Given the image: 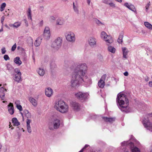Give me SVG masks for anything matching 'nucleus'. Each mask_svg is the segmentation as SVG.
<instances>
[{"instance_id":"nucleus-1","label":"nucleus","mask_w":152,"mask_h":152,"mask_svg":"<svg viewBox=\"0 0 152 152\" xmlns=\"http://www.w3.org/2000/svg\"><path fill=\"white\" fill-rule=\"evenodd\" d=\"M87 69L86 64L85 63L79 64L75 68L71 80V86L75 88L79 86L80 83L86 81L87 77L86 76Z\"/></svg>"},{"instance_id":"nucleus-2","label":"nucleus","mask_w":152,"mask_h":152,"mask_svg":"<svg viewBox=\"0 0 152 152\" xmlns=\"http://www.w3.org/2000/svg\"><path fill=\"white\" fill-rule=\"evenodd\" d=\"M116 101L119 104V108L122 111L126 113L128 112L129 104L128 99L126 98V96L124 94H118L117 96Z\"/></svg>"},{"instance_id":"nucleus-3","label":"nucleus","mask_w":152,"mask_h":152,"mask_svg":"<svg viewBox=\"0 0 152 152\" xmlns=\"http://www.w3.org/2000/svg\"><path fill=\"white\" fill-rule=\"evenodd\" d=\"M54 108L61 113H65L68 111V106L64 101L59 100L55 101Z\"/></svg>"},{"instance_id":"nucleus-4","label":"nucleus","mask_w":152,"mask_h":152,"mask_svg":"<svg viewBox=\"0 0 152 152\" xmlns=\"http://www.w3.org/2000/svg\"><path fill=\"white\" fill-rule=\"evenodd\" d=\"M63 42L62 38L61 37H58L53 41L51 45V47L55 50H58L61 47Z\"/></svg>"},{"instance_id":"nucleus-5","label":"nucleus","mask_w":152,"mask_h":152,"mask_svg":"<svg viewBox=\"0 0 152 152\" xmlns=\"http://www.w3.org/2000/svg\"><path fill=\"white\" fill-rule=\"evenodd\" d=\"M122 146H127L130 148L132 152H141L140 149L134 147L133 143L130 141H124L121 143Z\"/></svg>"},{"instance_id":"nucleus-6","label":"nucleus","mask_w":152,"mask_h":152,"mask_svg":"<svg viewBox=\"0 0 152 152\" xmlns=\"http://www.w3.org/2000/svg\"><path fill=\"white\" fill-rule=\"evenodd\" d=\"M101 37L106 42V43H112L113 42V40L112 37L108 35L104 31H102L101 33Z\"/></svg>"},{"instance_id":"nucleus-7","label":"nucleus","mask_w":152,"mask_h":152,"mask_svg":"<svg viewBox=\"0 0 152 152\" xmlns=\"http://www.w3.org/2000/svg\"><path fill=\"white\" fill-rule=\"evenodd\" d=\"M66 40L71 43L75 42V34L73 32L69 31L66 33L65 35Z\"/></svg>"},{"instance_id":"nucleus-8","label":"nucleus","mask_w":152,"mask_h":152,"mask_svg":"<svg viewBox=\"0 0 152 152\" xmlns=\"http://www.w3.org/2000/svg\"><path fill=\"white\" fill-rule=\"evenodd\" d=\"M76 97L79 100L83 102L87 99L88 94L87 93L79 92L75 94Z\"/></svg>"},{"instance_id":"nucleus-9","label":"nucleus","mask_w":152,"mask_h":152,"mask_svg":"<svg viewBox=\"0 0 152 152\" xmlns=\"http://www.w3.org/2000/svg\"><path fill=\"white\" fill-rule=\"evenodd\" d=\"M50 28L48 26H46L45 28L43 36L45 39L48 40L50 39Z\"/></svg>"},{"instance_id":"nucleus-10","label":"nucleus","mask_w":152,"mask_h":152,"mask_svg":"<svg viewBox=\"0 0 152 152\" xmlns=\"http://www.w3.org/2000/svg\"><path fill=\"white\" fill-rule=\"evenodd\" d=\"M71 106L73 109L75 111H78L80 107V105L78 103L75 102H72L71 103Z\"/></svg>"},{"instance_id":"nucleus-11","label":"nucleus","mask_w":152,"mask_h":152,"mask_svg":"<svg viewBox=\"0 0 152 152\" xmlns=\"http://www.w3.org/2000/svg\"><path fill=\"white\" fill-rule=\"evenodd\" d=\"M124 5L130 10L137 13V11L134 6L132 4H129L128 3L124 4Z\"/></svg>"},{"instance_id":"nucleus-12","label":"nucleus","mask_w":152,"mask_h":152,"mask_svg":"<svg viewBox=\"0 0 152 152\" xmlns=\"http://www.w3.org/2000/svg\"><path fill=\"white\" fill-rule=\"evenodd\" d=\"M53 93V90L50 88H48L45 90V95L48 97H50Z\"/></svg>"},{"instance_id":"nucleus-13","label":"nucleus","mask_w":152,"mask_h":152,"mask_svg":"<svg viewBox=\"0 0 152 152\" xmlns=\"http://www.w3.org/2000/svg\"><path fill=\"white\" fill-rule=\"evenodd\" d=\"M96 39L94 38H90L88 40L89 45L92 47H94L96 43Z\"/></svg>"},{"instance_id":"nucleus-14","label":"nucleus","mask_w":152,"mask_h":152,"mask_svg":"<svg viewBox=\"0 0 152 152\" xmlns=\"http://www.w3.org/2000/svg\"><path fill=\"white\" fill-rule=\"evenodd\" d=\"M8 111L12 115L14 113V108L12 103H10L8 106Z\"/></svg>"},{"instance_id":"nucleus-15","label":"nucleus","mask_w":152,"mask_h":152,"mask_svg":"<svg viewBox=\"0 0 152 152\" xmlns=\"http://www.w3.org/2000/svg\"><path fill=\"white\" fill-rule=\"evenodd\" d=\"M60 125V121L57 119L54 120L53 121V126L54 129L58 128Z\"/></svg>"},{"instance_id":"nucleus-16","label":"nucleus","mask_w":152,"mask_h":152,"mask_svg":"<svg viewBox=\"0 0 152 152\" xmlns=\"http://www.w3.org/2000/svg\"><path fill=\"white\" fill-rule=\"evenodd\" d=\"M42 37H40L37 38L34 42V44L35 46L38 47L40 45L42 40Z\"/></svg>"},{"instance_id":"nucleus-17","label":"nucleus","mask_w":152,"mask_h":152,"mask_svg":"<svg viewBox=\"0 0 152 152\" xmlns=\"http://www.w3.org/2000/svg\"><path fill=\"white\" fill-rule=\"evenodd\" d=\"M31 122V120L30 119H27L26 120L27 129L28 132L29 133H31V129L30 126V124Z\"/></svg>"},{"instance_id":"nucleus-18","label":"nucleus","mask_w":152,"mask_h":152,"mask_svg":"<svg viewBox=\"0 0 152 152\" xmlns=\"http://www.w3.org/2000/svg\"><path fill=\"white\" fill-rule=\"evenodd\" d=\"M64 19L62 18H59L57 20L56 24L57 25H62L64 23Z\"/></svg>"},{"instance_id":"nucleus-19","label":"nucleus","mask_w":152,"mask_h":152,"mask_svg":"<svg viewBox=\"0 0 152 152\" xmlns=\"http://www.w3.org/2000/svg\"><path fill=\"white\" fill-rule=\"evenodd\" d=\"M107 45L108 46V50L109 51L111 52L112 53H115V49L114 48V47L110 45V43H107Z\"/></svg>"},{"instance_id":"nucleus-20","label":"nucleus","mask_w":152,"mask_h":152,"mask_svg":"<svg viewBox=\"0 0 152 152\" xmlns=\"http://www.w3.org/2000/svg\"><path fill=\"white\" fill-rule=\"evenodd\" d=\"M6 91V89L3 87L0 88V96L2 100L4 99L5 94L4 93V91Z\"/></svg>"},{"instance_id":"nucleus-21","label":"nucleus","mask_w":152,"mask_h":152,"mask_svg":"<svg viewBox=\"0 0 152 152\" xmlns=\"http://www.w3.org/2000/svg\"><path fill=\"white\" fill-rule=\"evenodd\" d=\"M14 61L16 64L18 66L20 65L22 63L19 57H17L15 58L14 60Z\"/></svg>"},{"instance_id":"nucleus-22","label":"nucleus","mask_w":152,"mask_h":152,"mask_svg":"<svg viewBox=\"0 0 152 152\" xmlns=\"http://www.w3.org/2000/svg\"><path fill=\"white\" fill-rule=\"evenodd\" d=\"M103 119L106 122L112 123L115 121V118H110L107 117H103Z\"/></svg>"},{"instance_id":"nucleus-23","label":"nucleus","mask_w":152,"mask_h":152,"mask_svg":"<svg viewBox=\"0 0 152 152\" xmlns=\"http://www.w3.org/2000/svg\"><path fill=\"white\" fill-rule=\"evenodd\" d=\"M15 77L14 79V80L15 81L17 82L18 83H20L21 81V76L18 75L17 74L15 75Z\"/></svg>"},{"instance_id":"nucleus-24","label":"nucleus","mask_w":152,"mask_h":152,"mask_svg":"<svg viewBox=\"0 0 152 152\" xmlns=\"http://www.w3.org/2000/svg\"><path fill=\"white\" fill-rule=\"evenodd\" d=\"M29 100L34 106L36 107L37 105V101L34 98L31 97L29 98Z\"/></svg>"},{"instance_id":"nucleus-25","label":"nucleus","mask_w":152,"mask_h":152,"mask_svg":"<svg viewBox=\"0 0 152 152\" xmlns=\"http://www.w3.org/2000/svg\"><path fill=\"white\" fill-rule=\"evenodd\" d=\"M105 85L104 81L103 80L100 79L98 83V85L101 88H103Z\"/></svg>"},{"instance_id":"nucleus-26","label":"nucleus","mask_w":152,"mask_h":152,"mask_svg":"<svg viewBox=\"0 0 152 152\" xmlns=\"http://www.w3.org/2000/svg\"><path fill=\"white\" fill-rule=\"evenodd\" d=\"M23 114L25 115L26 118L28 119L31 118V115L27 110H25L23 111Z\"/></svg>"},{"instance_id":"nucleus-27","label":"nucleus","mask_w":152,"mask_h":152,"mask_svg":"<svg viewBox=\"0 0 152 152\" xmlns=\"http://www.w3.org/2000/svg\"><path fill=\"white\" fill-rule=\"evenodd\" d=\"M12 123L15 126H18L20 124V123L18 121L17 118H13L12 119Z\"/></svg>"},{"instance_id":"nucleus-28","label":"nucleus","mask_w":152,"mask_h":152,"mask_svg":"<svg viewBox=\"0 0 152 152\" xmlns=\"http://www.w3.org/2000/svg\"><path fill=\"white\" fill-rule=\"evenodd\" d=\"M122 49L123 57L125 58H126V55L128 52V50L127 49V48L125 47H123Z\"/></svg>"},{"instance_id":"nucleus-29","label":"nucleus","mask_w":152,"mask_h":152,"mask_svg":"<svg viewBox=\"0 0 152 152\" xmlns=\"http://www.w3.org/2000/svg\"><path fill=\"white\" fill-rule=\"evenodd\" d=\"M144 25L148 29H152V25L150 23L148 22H144Z\"/></svg>"},{"instance_id":"nucleus-30","label":"nucleus","mask_w":152,"mask_h":152,"mask_svg":"<svg viewBox=\"0 0 152 152\" xmlns=\"http://www.w3.org/2000/svg\"><path fill=\"white\" fill-rule=\"evenodd\" d=\"M38 73L40 76H43L45 74V72L43 69L39 68L38 71Z\"/></svg>"},{"instance_id":"nucleus-31","label":"nucleus","mask_w":152,"mask_h":152,"mask_svg":"<svg viewBox=\"0 0 152 152\" xmlns=\"http://www.w3.org/2000/svg\"><path fill=\"white\" fill-rule=\"evenodd\" d=\"M123 35L122 34H120L117 40V42L119 43H121L123 42Z\"/></svg>"},{"instance_id":"nucleus-32","label":"nucleus","mask_w":152,"mask_h":152,"mask_svg":"<svg viewBox=\"0 0 152 152\" xmlns=\"http://www.w3.org/2000/svg\"><path fill=\"white\" fill-rule=\"evenodd\" d=\"M6 6V4L5 3H3L1 4L0 7V10L1 11H3L4 10Z\"/></svg>"},{"instance_id":"nucleus-33","label":"nucleus","mask_w":152,"mask_h":152,"mask_svg":"<svg viewBox=\"0 0 152 152\" xmlns=\"http://www.w3.org/2000/svg\"><path fill=\"white\" fill-rule=\"evenodd\" d=\"M15 72L18 75L20 76L21 75V73L20 71V70L18 68H16L14 70Z\"/></svg>"},{"instance_id":"nucleus-34","label":"nucleus","mask_w":152,"mask_h":152,"mask_svg":"<svg viewBox=\"0 0 152 152\" xmlns=\"http://www.w3.org/2000/svg\"><path fill=\"white\" fill-rule=\"evenodd\" d=\"M20 23L19 22H17L15 23L14 24L12 25V26L15 27V28H17L20 26Z\"/></svg>"},{"instance_id":"nucleus-35","label":"nucleus","mask_w":152,"mask_h":152,"mask_svg":"<svg viewBox=\"0 0 152 152\" xmlns=\"http://www.w3.org/2000/svg\"><path fill=\"white\" fill-rule=\"evenodd\" d=\"M31 10L30 8H29L28 10V19L31 20Z\"/></svg>"},{"instance_id":"nucleus-36","label":"nucleus","mask_w":152,"mask_h":152,"mask_svg":"<svg viewBox=\"0 0 152 152\" xmlns=\"http://www.w3.org/2000/svg\"><path fill=\"white\" fill-rule=\"evenodd\" d=\"M50 67L51 69H53L56 67V65L54 63H52L50 64Z\"/></svg>"},{"instance_id":"nucleus-37","label":"nucleus","mask_w":152,"mask_h":152,"mask_svg":"<svg viewBox=\"0 0 152 152\" xmlns=\"http://www.w3.org/2000/svg\"><path fill=\"white\" fill-rule=\"evenodd\" d=\"M73 8L75 11L77 13H78V10L77 7L75 6L74 3H73Z\"/></svg>"},{"instance_id":"nucleus-38","label":"nucleus","mask_w":152,"mask_h":152,"mask_svg":"<svg viewBox=\"0 0 152 152\" xmlns=\"http://www.w3.org/2000/svg\"><path fill=\"white\" fill-rule=\"evenodd\" d=\"M16 107L20 111H21L23 110L22 107L20 104H17Z\"/></svg>"},{"instance_id":"nucleus-39","label":"nucleus","mask_w":152,"mask_h":152,"mask_svg":"<svg viewBox=\"0 0 152 152\" xmlns=\"http://www.w3.org/2000/svg\"><path fill=\"white\" fill-rule=\"evenodd\" d=\"M7 69L9 71H11L13 69L12 66L10 64L7 65Z\"/></svg>"},{"instance_id":"nucleus-40","label":"nucleus","mask_w":152,"mask_h":152,"mask_svg":"<svg viewBox=\"0 0 152 152\" xmlns=\"http://www.w3.org/2000/svg\"><path fill=\"white\" fill-rule=\"evenodd\" d=\"M4 58L5 61H7L10 59V58L7 55H4Z\"/></svg>"},{"instance_id":"nucleus-41","label":"nucleus","mask_w":152,"mask_h":152,"mask_svg":"<svg viewBox=\"0 0 152 152\" xmlns=\"http://www.w3.org/2000/svg\"><path fill=\"white\" fill-rule=\"evenodd\" d=\"M88 146H89V145H86L80 151L78 152H83V151Z\"/></svg>"},{"instance_id":"nucleus-42","label":"nucleus","mask_w":152,"mask_h":152,"mask_svg":"<svg viewBox=\"0 0 152 152\" xmlns=\"http://www.w3.org/2000/svg\"><path fill=\"white\" fill-rule=\"evenodd\" d=\"M16 48V43L14 44L13 46H12L11 48V50L12 51H14Z\"/></svg>"},{"instance_id":"nucleus-43","label":"nucleus","mask_w":152,"mask_h":152,"mask_svg":"<svg viewBox=\"0 0 152 152\" xmlns=\"http://www.w3.org/2000/svg\"><path fill=\"white\" fill-rule=\"evenodd\" d=\"M28 39L29 41V42H28L29 44L32 45L33 44V40L31 37L29 38Z\"/></svg>"},{"instance_id":"nucleus-44","label":"nucleus","mask_w":152,"mask_h":152,"mask_svg":"<svg viewBox=\"0 0 152 152\" xmlns=\"http://www.w3.org/2000/svg\"><path fill=\"white\" fill-rule=\"evenodd\" d=\"M1 53L2 54H4L5 53L6 50L5 47H3L1 49Z\"/></svg>"},{"instance_id":"nucleus-45","label":"nucleus","mask_w":152,"mask_h":152,"mask_svg":"<svg viewBox=\"0 0 152 152\" xmlns=\"http://www.w3.org/2000/svg\"><path fill=\"white\" fill-rule=\"evenodd\" d=\"M109 4L112 7L115 8V4L113 3H110Z\"/></svg>"},{"instance_id":"nucleus-46","label":"nucleus","mask_w":152,"mask_h":152,"mask_svg":"<svg viewBox=\"0 0 152 152\" xmlns=\"http://www.w3.org/2000/svg\"><path fill=\"white\" fill-rule=\"evenodd\" d=\"M150 5V2H149L148 3V4L146 5L145 6L146 9V11H147L148 10V9Z\"/></svg>"},{"instance_id":"nucleus-47","label":"nucleus","mask_w":152,"mask_h":152,"mask_svg":"<svg viewBox=\"0 0 152 152\" xmlns=\"http://www.w3.org/2000/svg\"><path fill=\"white\" fill-rule=\"evenodd\" d=\"M110 1V0H103V2L106 4H109Z\"/></svg>"},{"instance_id":"nucleus-48","label":"nucleus","mask_w":152,"mask_h":152,"mask_svg":"<svg viewBox=\"0 0 152 152\" xmlns=\"http://www.w3.org/2000/svg\"><path fill=\"white\" fill-rule=\"evenodd\" d=\"M56 19L53 16H51L49 18V20L50 21H52Z\"/></svg>"},{"instance_id":"nucleus-49","label":"nucleus","mask_w":152,"mask_h":152,"mask_svg":"<svg viewBox=\"0 0 152 152\" xmlns=\"http://www.w3.org/2000/svg\"><path fill=\"white\" fill-rule=\"evenodd\" d=\"M106 77V74L104 75L101 77V78L100 79H102V80H103L104 81L105 78Z\"/></svg>"},{"instance_id":"nucleus-50","label":"nucleus","mask_w":152,"mask_h":152,"mask_svg":"<svg viewBox=\"0 0 152 152\" xmlns=\"http://www.w3.org/2000/svg\"><path fill=\"white\" fill-rule=\"evenodd\" d=\"M5 19V17L4 16H2L1 19V23L3 24V22Z\"/></svg>"},{"instance_id":"nucleus-51","label":"nucleus","mask_w":152,"mask_h":152,"mask_svg":"<svg viewBox=\"0 0 152 152\" xmlns=\"http://www.w3.org/2000/svg\"><path fill=\"white\" fill-rule=\"evenodd\" d=\"M96 23L98 24H101L102 25H104V24L102 22H101L99 20H97V21L96 22Z\"/></svg>"},{"instance_id":"nucleus-52","label":"nucleus","mask_w":152,"mask_h":152,"mask_svg":"<svg viewBox=\"0 0 152 152\" xmlns=\"http://www.w3.org/2000/svg\"><path fill=\"white\" fill-rule=\"evenodd\" d=\"M124 75L125 76H128L129 75L128 72L126 71L124 73Z\"/></svg>"},{"instance_id":"nucleus-53","label":"nucleus","mask_w":152,"mask_h":152,"mask_svg":"<svg viewBox=\"0 0 152 152\" xmlns=\"http://www.w3.org/2000/svg\"><path fill=\"white\" fill-rule=\"evenodd\" d=\"M149 85L150 87H152V81H149Z\"/></svg>"},{"instance_id":"nucleus-54","label":"nucleus","mask_w":152,"mask_h":152,"mask_svg":"<svg viewBox=\"0 0 152 152\" xmlns=\"http://www.w3.org/2000/svg\"><path fill=\"white\" fill-rule=\"evenodd\" d=\"M145 81H148L149 80V78L147 76L145 78Z\"/></svg>"},{"instance_id":"nucleus-55","label":"nucleus","mask_w":152,"mask_h":152,"mask_svg":"<svg viewBox=\"0 0 152 152\" xmlns=\"http://www.w3.org/2000/svg\"><path fill=\"white\" fill-rule=\"evenodd\" d=\"M43 20H42L40 23H39V25L40 26H42V25H43Z\"/></svg>"},{"instance_id":"nucleus-56","label":"nucleus","mask_w":152,"mask_h":152,"mask_svg":"<svg viewBox=\"0 0 152 152\" xmlns=\"http://www.w3.org/2000/svg\"><path fill=\"white\" fill-rule=\"evenodd\" d=\"M19 102V101H16L15 102V104H16V105H17V104H18V103Z\"/></svg>"},{"instance_id":"nucleus-57","label":"nucleus","mask_w":152,"mask_h":152,"mask_svg":"<svg viewBox=\"0 0 152 152\" xmlns=\"http://www.w3.org/2000/svg\"><path fill=\"white\" fill-rule=\"evenodd\" d=\"M142 32L143 34H145V31L142 30Z\"/></svg>"},{"instance_id":"nucleus-58","label":"nucleus","mask_w":152,"mask_h":152,"mask_svg":"<svg viewBox=\"0 0 152 152\" xmlns=\"http://www.w3.org/2000/svg\"><path fill=\"white\" fill-rule=\"evenodd\" d=\"M87 3L89 5L90 3V0H87Z\"/></svg>"},{"instance_id":"nucleus-59","label":"nucleus","mask_w":152,"mask_h":152,"mask_svg":"<svg viewBox=\"0 0 152 152\" xmlns=\"http://www.w3.org/2000/svg\"><path fill=\"white\" fill-rule=\"evenodd\" d=\"M115 1H117L119 2H121L122 0H115Z\"/></svg>"},{"instance_id":"nucleus-60","label":"nucleus","mask_w":152,"mask_h":152,"mask_svg":"<svg viewBox=\"0 0 152 152\" xmlns=\"http://www.w3.org/2000/svg\"><path fill=\"white\" fill-rule=\"evenodd\" d=\"M3 31V28L2 27L1 29L0 30V32Z\"/></svg>"},{"instance_id":"nucleus-61","label":"nucleus","mask_w":152,"mask_h":152,"mask_svg":"<svg viewBox=\"0 0 152 152\" xmlns=\"http://www.w3.org/2000/svg\"><path fill=\"white\" fill-rule=\"evenodd\" d=\"M20 113L21 115H22L23 117V114L21 112Z\"/></svg>"},{"instance_id":"nucleus-62","label":"nucleus","mask_w":152,"mask_h":152,"mask_svg":"<svg viewBox=\"0 0 152 152\" xmlns=\"http://www.w3.org/2000/svg\"><path fill=\"white\" fill-rule=\"evenodd\" d=\"M152 151V145L151 146V150H150V151L151 152Z\"/></svg>"},{"instance_id":"nucleus-63","label":"nucleus","mask_w":152,"mask_h":152,"mask_svg":"<svg viewBox=\"0 0 152 152\" xmlns=\"http://www.w3.org/2000/svg\"><path fill=\"white\" fill-rule=\"evenodd\" d=\"M21 129L22 130V131H23V132H24L25 131L23 129V128H21Z\"/></svg>"},{"instance_id":"nucleus-64","label":"nucleus","mask_w":152,"mask_h":152,"mask_svg":"<svg viewBox=\"0 0 152 152\" xmlns=\"http://www.w3.org/2000/svg\"><path fill=\"white\" fill-rule=\"evenodd\" d=\"M40 7V8H41V9H43V7Z\"/></svg>"}]
</instances>
